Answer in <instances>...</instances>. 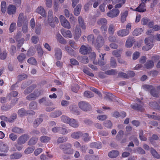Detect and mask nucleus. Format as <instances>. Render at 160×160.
<instances>
[{"label":"nucleus","mask_w":160,"mask_h":160,"mask_svg":"<svg viewBox=\"0 0 160 160\" xmlns=\"http://www.w3.org/2000/svg\"><path fill=\"white\" fill-rule=\"evenodd\" d=\"M36 85H32L30 86L27 88L24 91V93L27 95L28 94L31 92L33 90L36 88Z\"/></svg>","instance_id":"a878e982"},{"label":"nucleus","mask_w":160,"mask_h":160,"mask_svg":"<svg viewBox=\"0 0 160 160\" xmlns=\"http://www.w3.org/2000/svg\"><path fill=\"white\" fill-rule=\"evenodd\" d=\"M81 5L80 4H78L75 8L74 10V14L76 16H78L80 13L81 9Z\"/></svg>","instance_id":"37998d69"},{"label":"nucleus","mask_w":160,"mask_h":160,"mask_svg":"<svg viewBox=\"0 0 160 160\" xmlns=\"http://www.w3.org/2000/svg\"><path fill=\"white\" fill-rule=\"evenodd\" d=\"M59 18L60 22L62 26L68 29L70 28L71 26L69 22L64 16L62 15L60 16Z\"/></svg>","instance_id":"39448f33"},{"label":"nucleus","mask_w":160,"mask_h":160,"mask_svg":"<svg viewBox=\"0 0 160 160\" xmlns=\"http://www.w3.org/2000/svg\"><path fill=\"white\" fill-rule=\"evenodd\" d=\"M12 130L13 132L18 134L22 133L24 132V130L22 129L17 127H13Z\"/></svg>","instance_id":"e433bc0d"},{"label":"nucleus","mask_w":160,"mask_h":160,"mask_svg":"<svg viewBox=\"0 0 160 160\" xmlns=\"http://www.w3.org/2000/svg\"><path fill=\"white\" fill-rule=\"evenodd\" d=\"M18 113L20 116L22 117L26 115L27 114L33 115L35 114V112L30 110L26 111L24 108H22L18 111Z\"/></svg>","instance_id":"1a4fd4ad"},{"label":"nucleus","mask_w":160,"mask_h":160,"mask_svg":"<svg viewBox=\"0 0 160 160\" xmlns=\"http://www.w3.org/2000/svg\"><path fill=\"white\" fill-rule=\"evenodd\" d=\"M28 62L31 64L35 65L37 63V61L33 57L29 58L27 61Z\"/></svg>","instance_id":"69168bd1"},{"label":"nucleus","mask_w":160,"mask_h":160,"mask_svg":"<svg viewBox=\"0 0 160 160\" xmlns=\"http://www.w3.org/2000/svg\"><path fill=\"white\" fill-rule=\"evenodd\" d=\"M119 154V152L117 150H112L108 153V155L111 158H115Z\"/></svg>","instance_id":"2f4dec72"},{"label":"nucleus","mask_w":160,"mask_h":160,"mask_svg":"<svg viewBox=\"0 0 160 160\" xmlns=\"http://www.w3.org/2000/svg\"><path fill=\"white\" fill-rule=\"evenodd\" d=\"M61 33L62 35L65 37H68L71 38L72 37V35L71 31L69 30H65L64 29L61 30Z\"/></svg>","instance_id":"f3484780"},{"label":"nucleus","mask_w":160,"mask_h":160,"mask_svg":"<svg viewBox=\"0 0 160 160\" xmlns=\"http://www.w3.org/2000/svg\"><path fill=\"white\" fill-rule=\"evenodd\" d=\"M88 40L90 43L92 44L94 42V38L93 34H90L88 35L87 37Z\"/></svg>","instance_id":"338daca9"},{"label":"nucleus","mask_w":160,"mask_h":160,"mask_svg":"<svg viewBox=\"0 0 160 160\" xmlns=\"http://www.w3.org/2000/svg\"><path fill=\"white\" fill-rule=\"evenodd\" d=\"M82 139L85 142H88L90 139V137L89 136V134L87 133H85L84 134L82 133Z\"/></svg>","instance_id":"864d4df0"},{"label":"nucleus","mask_w":160,"mask_h":160,"mask_svg":"<svg viewBox=\"0 0 160 160\" xmlns=\"http://www.w3.org/2000/svg\"><path fill=\"white\" fill-rule=\"evenodd\" d=\"M91 51V48L88 46L82 45L79 49L80 52L82 54L85 55L89 53Z\"/></svg>","instance_id":"0eeeda50"},{"label":"nucleus","mask_w":160,"mask_h":160,"mask_svg":"<svg viewBox=\"0 0 160 160\" xmlns=\"http://www.w3.org/2000/svg\"><path fill=\"white\" fill-rule=\"evenodd\" d=\"M38 102L40 104H43L46 106H51L53 105V103L50 101L46 97H43L40 99Z\"/></svg>","instance_id":"9d476101"},{"label":"nucleus","mask_w":160,"mask_h":160,"mask_svg":"<svg viewBox=\"0 0 160 160\" xmlns=\"http://www.w3.org/2000/svg\"><path fill=\"white\" fill-rule=\"evenodd\" d=\"M78 20L80 26L82 29H86V26L82 18L80 16L78 18Z\"/></svg>","instance_id":"72a5a7b5"},{"label":"nucleus","mask_w":160,"mask_h":160,"mask_svg":"<svg viewBox=\"0 0 160 160\" xmlns=\"http://www.w3.org/2000/svg\"><path fill=\"white\" fill-rule=\"evenodd\" d=\"M115 31V26L114 25L112 24H110L108 28V33L111 35H113Z\"/></svg>","instance_id":"58836bf2"},{"label":"nucleus","mask_w":160,"mask_h":160,"mask_svg":"<svg viewBox=\"0 0 160 160\" xmlns=\"http://www.w3.org/2000/svg\"><path fill=\"white\" fill-rule=\"evenodd\" d=\"M29 108L31 109H36L37 108V104L36 102L32 101L31 102L29 105Z\"/></svg>","instance_id":"052dcab7"},{"label":"nucleus","mask_w":160,"mask_h":160,"mask_svg":"<svg viewBox=\"0 0 160 160\" xmlns=\"http://www.w3.org/2000/svg\"><path fill=\"white\" fill-rule=\"evenodd\" d=\"M52 12L49 11L48 13V20L49 22H52L55 21L57 23L58 22V18L55 17L54 18L52 16Z\"/></svg>","instance_id":"2eb2a0df"},{"label":"nucleus","mask_w":160,"mask_h":160,"mask_svg":"<svg viewBox=\"0 0 160 160\" xmlns=\"http://www.w3.org/2000/svg\"><path fill=\"white\" fill-rule=\"evenodd\" d=\"M62 114V112L61 111L57 110L51 112L50 115L52 118H56L60 116Z\"/></svg>","instance_id":"c85d7f7f"},{"label":"nucleus","mask_w":160,"mask_h":160,"mask_svg":"<svg viewBox=\"0 0 160 160\" xmlns=\"http://www.w3.org/2000/svg\"><path fill=\"white\" fill-rule=\"evenodd\" d=\"M128 12L125 11L121 13V20L122 23H124L126 20V18L128 16Z\"/></svg>","instance_id":"79ce46f5"},{"label":"nucleus","mask_w":160,"mask_h":160,"mask_svg":"<svg viewBox=\"0 0 160 160\" xmlns=\"http://www.w3.org/2000/svg\"><path fill=\"white\" fill-rule=\"evenodd\" d=\"M36 12L37 13L40 14L42 16L44 17H46V13L45 10L41 6H40L37 8Z\"/></svg>","instance_id":"bb28decb"},{"label":"nucleus","mask_w":160,"mask_h":160,"mask_svg":"<svg viewBox=\"0 0 160 160\" xmlns=\"http://www.w3.org/2000/svg\"><path fill=\"white\" fill-rule=\"evenodd\" d=\"M71 111L72 113L76 115H79L80 114L78 109L75 105L72 106Z\"/></svg>","instance_id":"c03bdc74"},{"label":"nucleus","mask_w":160,"mask_h":160,"mask_svg":"<svg viewBox=\"0 0 160 160\" xmlns=\"http://www.w3.org/2000/svg\"><path fill=\"white\" fill-rule=\"evenodd\" d=\"M22 156L21 153L15 152L11 154L10 156L11 159H18L21 158Z\"/></svg>","instance_id":"473e14b6"},{"label":"nucleus","mask_w":160,"mask_h":160,"mask_svg":"<svg viewBox=\"0 0 160 160\" xmlns=\"http://www.w3.org/2000/svg\"><path fill=\"white\" fill-rule=\"evenodd\" d=\"M145 42L146 45L142 48L143 49H145L146 51L150 49L152 47L153 44L150 40V39L147 38L145 39Z\"/></svg>","instance_id":"9b49d317"},{"label":"nucleus","mask_w":160,"mask_h":160,"mask_svg":"<svg viewBox=\"0 0 160 160\" xmlns=\"http://www.w3.org/2000/svg\"><path fill=\"white\" fill-rule=\"evenodd\" d=\"M54 51L55 58L58 60H60L62 55V52L61 49L56 48Z\"/></svg>","instance_id":"dca6fc26"},{"label":"nucleus","mask_w":160,"mask_h":160,"mask_svg":"<svg viewBox=\"0 0 160 160\" xmlns=\"http://www.w3.org/2000/svg\"><path fill=\"white\" fill-rule=\"evenodd\" d=\"M68 140V138L66 136H63L59 137L57 140V143L58 144L66 142Z\"/></svg>","instance_id":"4be33fe9"},{"label":"nucleus","mask_w":160,"mask_h":160,"mask_svg":"<svg viewBox=\"0 0 160 160\" xmlns=\"http://www.w3.org/2000/svg\"><path fill=\"white\" fill-rule=\"evenodd\" d=\"M35 93L36 92L35 91L33 93H32L27 96L26 97L27 99L29 101L33 100L35 99L38 96V95Z\"/></svg>","instance_id":"cd10ccee"},{"label":"nucleus","mask_w":160,"mask_h":160,"mask_svg":"<svg viewBox=\"0 0 160 160\" xmlns=\"http://www.w3.org/2000/svg\"><path fill=\"white\" fill-rule=\"evenodd\" d=\"M36 48L37 52L38 54L40 56H42L43 54V52L41 46L38 45H37L36 46Z\"/></svg>","instance_id":"5fc2aeb1"},{"label":"nucleus","mask_w":160,"mask_h":160,"mask_svg":"<svg viewBox=\"0 0 160 160\" xmlns=\"http://www.w3.org/2000/svg\"><path fill=\"white\" fill-rule=\"evenodd\" d=\"M38 140V138L37 137H32L29 140L28 144L30 146L33 145L37 142Z\"/></svg>","instance_id":"7c9ffc66"},{"label":"nucleus","mask_w":160,"mask_h":160,"mask_svg":"<svg viewBox=\"0 0 160 160\" xmlns=\"http://www.w3.org/2000/svg\"><path fill=\"white\" fill-rule=\"evenodd\" d=\"M43 119L42 118H37L34 121L33 126L34 128L37 127L38 125L42 122Z\"/></svg>","instance_id":"f704fd0d"},{"label":"nucleus","mask_w":160,"mask_h":160,"mask_svg":"<svg viewBox=\"0 0 160 160\" xmlns=\"http://www.w3.org/2000/svg\"><path fill=\"white\" fill-rule=\"evenodd\" d=\"M16 8L13 5H9L7 8V12L9 15L14 14L16 12Z\"/></svg>","instance_id":"f8f14e48"},{"label":"nucleus","mask_w":160,"mask_h":160,"mask_svg":"<svg viewBox=\"0 0 160 160\" xmlns=\"http://www.w3.org/2000/svg\"><path fill=\"white\" fill-rule=\"evenodd\" d=\"M81 29L76 27L75 29V32L74 38L76 40H78L81 36Z\"/></svg>","instance_id":"393cba45"},{"label":"nucleus","mask_w":160,"mask_h":160,"mask_svg":"<svg viewBox=\"0 0 160 160\" xmlns=\"http://www.w3.org/2000/svg\"><path fill=\"white\" fill-rule=\"evenodd\" d=\"M59 147L61 149L67 154H71L73 153V150L71 149L72 145L69 143L61 144Z\"/></svg>","instance_id":"f257e3e1"},{"label":"nucleus","mask_w":160,"mask_h":160,"mask_svg":"<svg viewBox=\"0 0 160 160\" xmlns=\"http://www.w3.org/2000/svg\"><path fill=\"white\" fill-rule=\"evenodd\" d=\"M151 152L152 155L155 158L159 159L160 158V156L158 154L156 151L153 148H151Z\"/></svg>","instance_id":"13d9d810"},{"label":"nucleus","mask_w":160,"mask_h":160,"mask_svg":"<svg viewBox=\"0 0 160 160\" xmlns=\"http://www.w3.org/2000/svg\"><path fill=\"white\" fill-rule=\"evenodd\" d=\"M82 135V133L80 131L75 132L71 134V138L73 139H78Z\"/></svg>","instance_id":"6ab92c4d"},{"label":"nucleus","mask_w":160,"mask_h":160,"mask_svg":"<svg viewBox=\"0 0 160 160\" xmlns=\"http://www.w3.org/2000/svg\"><path fill=\"white\" fill-rule=\"evenodd\" d=\"M103 125L105 127L108 128H111L112 125L111 122L109 120H108L104 122Z\"/></svg>","instance_id":"0e129e2a"},{"label":"nucleus","mask_w":160,"mask_h":160,"mask_svg":"<svg viewBox=\"0 0 160 160\" xmlns=\"http://www.w3.org/2000/svg\"><path fill=\"white\" fill-rule=\"evenodd\" d=\"M139 137L140 139L143 141H146L147 138L146 137H144L143 135V132L142 130H139Z\"/></svg>","instance_id":"4d7b16f0"},{"label":"nucleus","mask_w":160,"mask_h":160,"mask_svg":"<svg viewBox=\"0 0 160 160\" xmlns=\"http://www.w3.org/2000/svg\"><path fill=\"white\" fill-rule=\"evenodd\" d=\"M104 43V40L103 37L101 35H99L97 38V42L95 44V47L97 49L101 48Z\"/></svg>","instance_id":"20e7f679"},{"label":"nucleus","mask_w":160,"mask_h":160,"mask_svg":"<svg viewBox=\"0 0 160 160\" xmlns=\"http://www.w3.org/2000/svg\"><path fill=\"white\" fill-rule=\"evenodd\" d=\"M8 150V148L7 145L3 142H0V151L5 152Z\"/></svg>","instance_id":"5701e85b"},{"label":"nucleus","mask_w":160,"mask_h":160,"mask_svg":"<svg viewBox=\"0 0 160 160\" xmlns=\"http://www.w3.org/2000/svg\"><path fill=\"white\" fill-rule=\"evenodd\" d=\"M120 12L118 9L117 8L112 9L107 13V15L109 17L113 18L117 17L119 14Z\"/></svg>","instance_id":"6e6552de"},{"label":"nucleus","mask_w":160,"mask_h":160,"mask_svg":"<svg viewBox=\"0 0 160 160\" xmlns=\"http://www.w3.org/2000/svg\"><path fill=\"white\" fill-rule=\"evenodd\" d=\"M71 119L65 116H62V121L65 123L68 124Z\"/></svg>","instance_id":"680f3d73"},{"label":"nucleus","mask_w":160,"mask_h":160,"mask_svg":"<svg viewBox=\"0 0 160 160\" xmlns=\"http://www.w3.org/2000/svg\"><path fill=\"white\" fill-rule=\"evenodd\" d=\"M50 139V138L44 136L41 137L40 140L42 142H48Z\"/></svg>","instance_id":"bf43d9fd"},{"label":"nucleus","mask_w":160,"mask_h":160,"mask_svg":"<svg viewBox=\"0 0 160 160\" xmlns=\"http://www.w3.org/2000/svg\"><path fill=\"white\" fill-rule=\"evenodd\" d=\"M90 58L93 61V63L94 64L97 65V62L95 61V59L96 58V55L94 52L91 53L89 55Z\"/></svg>","instance_id":"49530a36"},{"label":"nucleus","mask_w":160,"mask_h":160,"mask_svg":"<svg viewBox=\"0 0 160 160\" xmlns=\"http://www.w3.org/2000/svg\"><path fill=\"white\" fill-rule=\"evenodd\" d=\"M28 135L24 134L19 137L17 140V143L19 144H24L29 138Z\"/></svg>","instance_id":"423d86ee"},{"label":"nucleus","mask_w":160,"mask_h":160,"mask_svg":"<svg viewBox=\"0 0 160 160\" xmlns=\"http://www.w3.org/2000/svg\"><path fill=\"white\" fill-rule=\"evenodd\" d=\"M35 149L34 147H29L25 149L24 152L26 154H30L33 152Z\"/></svg>","instance_id":"de8ad7c7"},{"label":"nucleus","mask_w":160,"mask_h":160,"mask_svg":"<svg viewBox=\"0 0 160 160\" xmlns=\"http://www.w3.org/2000/svg\"><path fill=\"white\" fill-rule=\"evenodd\" d=\"M78 58L80 62L84 64L87 63L89 61L88 57L86 56H79Z\"/></svg>","instance_id":"b1692460"},{"label":"nucleus","mask_w":160,"mask_h":160,"mask_svg":"<svg viewBox=\"0 0 160 160\" xmlns=\"http://www.w3.org/2000/svg\"><path fill=\"white\" fill-rule=\"evenodd\" d=\"M98 24L100 26H105L107 23V21L105 18H101L99 19L97 22Z\"/></svg>","instance_id":"c9c22d12"},{"label":"nucleus","mask_w":160,"mask_h":160,"mask_svg":"<svg viewBox=\"0 0 160 160\" xmlns=\"http://www.w3.org/2000/svg\"><path fill=\"white\" fill-rule=\"evenodd\" d=\"M57 37L58 41L60 43L62 44H65L66 43V40L60 34H57Z\"/></svg>","instance_id":"ea45409f"},{"label":"nucleus","mask_w":160,"mask_h":160,"mask_svg":"<svg viewBox=\"0 0 160 160\" xmlns=\"http://www.w3.org/2000/svg\"><path fill=\"white\" fill-rule=\"evenodd\" d=\"M145 4L141 3L134 11L139 12H143L146 11Z\"/></svg>","instance_id":"412c9836"},{"label":"nucleus","mask_w":160,"mask_h":160,"mask_svg":"<svg viewBox=\"0 0 160 160\" xmlns=\"http://www.w3.org/2000/svg\"><path fill=\"white\" fill-rule=\"evenodd\" d=\"M117 73L115 69H112L110 70H107L105 72V74L109 75H114Z\"/></svg>","instance_id":"3c124183"},{"label":"nucleus","mask_w":160,"mask_h":160,"mask_svg":"<svg viewBox=\"0 0 160 160\" xmlns=\"http://www.w3.org/2000/svg\"><path fill=\"white\" fill-rule=\"evenodd\" d=\"M143 103L140 102L139 104L135 103L133 105H131V107L133 109L142 111L143 110Z\"/></svg>","instance_id":"ddd939ff"},{"label":"nucleus","mask_w":160,"mask_h":160,"mask_svg":"<svg viewBox=\"0 0 160 160\" xmlns=\"http://www.w3.org/2000/svg\"><path fill=\"white\" fill-rule=\"evenodd\" d=\"M153 65V62L152 60L148 61L145 64V67L147 69H149L152 68Z\"/></svg>","instance_id":"8fccbe9b"},{"label":"nucleus","mask_w":160,"mask_h":160,"mask_svg":"<svg viewBox=\"0 0 160 160\" xmlns=\"http://www.w3.org/2000/svg\"><path fill=\"white\" fill-rule=\"evenodd\" d=\"M26 55L23 53H21L18 57V59L19 62H22L26 58Z\"/></svg>","instance_id":"e2e57ef3"},{"label":"nucleus","mask_w":160,"mask_h":160,"mask_svg":"<svg viewBox=\"0 0 160 160\" xmlns=\"http://www.w3.org/2000/svg\"><path fill=\"white\" fill-rule=\"evenodd\" d=\"M122 49L114 50L112 52V54L113 55L115 56L116 57H120L121 56L120 53L122 52Z\"/></svg>","instance_id":"a18cd8bd"},{"label":"nucleus","mask_w":160,"mask_h":160,"mask_svg":"<svg viewBox=\"0 0 160 160\" xmlns=\"http://www.w3.org/2000/svg\"><path fill=\"white\" fill-rule=\"evenodd\" d=\"M69 124L70 126L74 128H77L79 126L78 122L75 119L73 118L71 119Z\"/></svg>","instance_id":"aec40b11"},{"label":"nucleus","mask_w":160,"mask_h":160,"mask_svg":"<svg viewBox=\"0 0 160 160\" xmlns=\"http://www.w3.org/2000/svg\"><path fill=\"white\" fill-rule=\"evenodd\" d=\"M134 42V39L132 37H129L127 39L125 44V46L127 48L132 47Z\"/></svg>","instance_id":"a211bd4d"},{"label":"nucleus","mask_w":160,"mask_h":160,"mask_svg":"<svg viewBox=\"0 0 160 160\" xmlns=\"http://www.w3.org/2000/svg\"><path fill=\"white\" fill-rule=\"evenodd\" d=\"M142 31L143 30L142 28L136 29L133 31V35L134 36H137L140 35Z\"/></svg>","instance_id":"09e8293b"},{"label":"nucleus","mask_w":160,"mask_h":160,"mask_svg":"<svg viewBox=\"0 0 160 160\" xmlns=\"http://www.w3.org/2000/svg\"><path fill=\"white\" fill-rule=\"evenodd\" d=\"M28 77L27 75L24 73L18 76V78L19 80L22 81L26 78Z\"/></svg>","instance_id":"774afa93"},{"label":"nucleus","mask_w":160,"mask_h":160,"mask_svg":"<svg viewBox=\"0 0 160 160\" xmlns=\"http://www.w3.org/2000/svg\"><path fill=\"white\" fill-rule=\"evenodd\" d=\"M129 33V29H123L119 30L117 32V35L120 37H125Z\"/></svg>","instance_id":"4468645a"},{"label":"nucleus","mask_w":160,"mask_h":160,"mask_svg":"<svg viewBox=\"0 0 160 160\" xmlns=\"http://www.w3.org/2000/svg\"><path fill=\"white\" fill-rule=\"evenodd\" d=\"M84 96L87 98H91L94 96L93 93L88 91H85L84 93Z\"/></svg>","instance_id":"6e6d98bb"},{"label":"nucleus","mask_w":160,"mask_h":160,"mask_svg":"<svg viewBox=\"0 0 160 160\" xmlns=\"http://www.w3.org/2000/svg\"><path fill=\"white\" fill-rule=\"evenodd\" d=\"M28 20L26 16H24L23 13L19 14L18 18L17 26L19 27L22 26V24L28 23Z\"/></svg>","instance_id":"f03ea898"},{"label":"nucleus","mask_w":160,"mask_h":160,"mask_svg":"<svg viewBox=\"0 0 160 160\" xmlns=\"http://www.w3.org/2000/svg\"><path fill=\"white\" fill-rule=\"evenodd\" d=\"M78 105L79 108L84 111L87 112L89 111L91 109L90 105L86 102H78Z\"/></svg>","instance_id":"7ed1b4c3"},{"label":"nucleus","mask_w":160,"mask_h":160,"mask_svg":"<svg viewBox=\"0 0 160 160\" xmlns=\"http://www.w3.org/2000/svg\"><path fill=\"white\" fill-rule=\"evenodd\" d=\"M1 7L2 12L3 13H5L7 9L6 3V2L4 1L2 2Z\"/></svg>","instance_id":"603ef678"},{"label":"nucleus","mask_w":160,"mask_h":160,"mask_svg":"<svg viewBox=\"0 0 160 160\" xmlns=\"http://www.w3.org/2000/svg\"><path fill=\"white\" fill-rule=\"evenodd\" d=\"M109 64L112 68H116L117 64L116 59L113 57H111L110 60Z\"/></svg>","instance_id":"4c0bfd02"},{"label":"nucleus","mask_w":160,"mask_h":160,"mask_svg":"<svg viewBox=\"0 0 160 160\" xmlns=\"http://www.w3.org/2000/svg\"><path fill=\"white\" fill-rule=\"evenodd\" d=\"M114 98V95L112 94L111 93H106L105 94V96L104 98L109 100L110 101H112L113 100Z\"/></svg>","instance_id":"a19ab883"},{"label":"nucleus","mask_w":160,"mask_h":160,"mask_svg":"<svg viewBox=\"0 0 160 160\" xmlns=\"http://www.w3.org/2000/svg\"><path fill=\"white\" fill-rule=\"evenodd\" d=\"M90 147L92 148H100L102 147V144L100 142H93L90 144Z\"/></svg>","instance_id":"c756f323"}]
</instances>
